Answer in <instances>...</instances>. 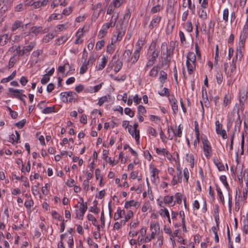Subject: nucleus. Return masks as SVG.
I'll return each mask as SVG.
<instances>
[{
  "label": "nucleus",
  "mask_w": 248,
  "mask_h": 248,
  "mask_svg": "<svg viewBox=\"0 0 248 248\" xmlns=\"http://www.w3.org/2000/svg\"><path fill=\"white\" fill-rule=\"evenodd\" d=\"M246 99L247 96L245 94H244L243 95H241L240 96L239 102L241 109H244V104Z\"/></svg>",
  "instance_id": "obj_36"
},
{
  "label": "nucleus",
  "mask_w": 248,
  "mask_h": 248,
  "mask_svg": "<svg viewBox=\"0 0 248 248\" xmlns=\"http://www.w3.org/2000/svg\"><path fill=\"white\" fill-rule=\"evenodd\" d=\"M247 36L246 35L241 34L240 36V41L239 47H241L242 48H244V45L246 42V40Z\"/></svg>",
  "instance_id": "obj_32"
},
{
  "label": "nucleus",
  "mask_w": 248,
  "mask_h": 248,
  "mask_svg": "<svg viewBox=\"0 0 248 248\" xmlns=\"http://www.w3.org/2000/svg\"><path fill=\"white\" fill-rule=\"evenodd\" d=\"M16 71H14L11 75H10L8 77L6 78H4L1 79V82L2 83H7L10 80H12L16 75Z\"/></svg>",
  "instance_id": "obj_22"
},
{
  "label": "nucleus",
  "mask_w": 248,
  "mask_h": 248,
  "mask_svg": "<svg viewBox=\"0 0 248 248\" xmlns=\"http://www.w3.org/2000/svg\"><path fill=\"white\" fill-rule=\"evenodd\" d=\"M26 122V120L25 119H23L21 121H20V122H19L18 123H16L15 124V125H16V126L18 127L19 128L21 129V128H23Z\"/></svg>",
  "instance_id": "obj_59"
},
{
  "label": "nucleus",
  "mask_w": 248,
  "mask_h": 248,
  "mask_svg": "<svg viewBox=\"0 0 248 248\" xmlns=\"http://www.w3.org/2000/svg\"><path fill=\"white\" fill-rule=\"evenodd\" d=\"M102 61L101 64H99L98 66L97 67V70H102L103 69L107 62H108V59L106 58L105 56H104L102 59Z\"/></svg>",
  "instance_id": "obj_24"
},
{
  "label": "nucleus",
  "mask_w": 248,
  "mask_h": 248,
  "mask_svg": "<svg viewBox=\"0 0 248 248\" xmlns=\"http://www.w3.org/2000/svg\"><path fill=\"white\" fill-rule=\"evenodd\" d=\"M35 46V43L34 42H31L30 44L27 46H25L23 47L22 49V54H26L28 53V54H29V52L31 51L32 49L34 48V46Z\"/></svg>",
  "instance_id": "obj_8"
},
{
  "label": "nucleus",
  "mask_w": 248,
  "mask_h": 248,
  "mask_svg": "<svg viewBox=\"0 0 248 248\" xmlns=\"http://www.w3.org/2000/svg\"><path fill=\"white\" fill-rule=\"evenodd\" d=\"M124 215H125L124 210H121L120 208L119 207L117 209V212L114 214V219L115 220H118L120 218L122 217V216Z\"/></svg>",
  "instance_id": "obj_15"
},
{
  "label": "nucleus",
  "mask_w": 248,
  "mask_h": 248,
  "mask_svg": "<svg viewBox=\"0 0 248 248\" xmlns=\"http://www.w3.org/2000/svg\"><path fill=\"white\" fill-rule=\"evenodd\" d=\"M138 113L140 114H143L145 113H146V110L145 109V108L144 106H143L142 105H140L138 107Z\"/></svg>",
  "instance_id": "obj_63"
},
{
  "label": "nucleus",
  "mask_w": 248,
  "mask_h": 248,
  "mask_svg": "<svg viewBox=\"0 0 248 248\" xmlns=\"http://www.w3.org/2000/svg\"><path fill=\"white\" fill-rule=\"evenodd\" d=\"M159 75L160 81L162 83H164L165 80L167 78V74L165 71L162 70L160 72Z\"/></svg>",
  "instance_id": "obj_31"
},
{
  "label": "nucleus",
  "mask_w": 248,
  "mask_h": 248,
  "mask_svg": "<svg viewBox=\"0 0 248 248\" xmlns=\"http://www.w3.org/2000/svg\"><path fill=\"white\" fill-rule=\"evenodd\" d=\"M68 39V37L67 36L63 35L62 36L58 38L57 40V44L58 45H60L61 44H62L64 43Z\"/></svg>",
  "instance_id": "obj_38"
},
{
  "label": "nucleus",
  "mask_w": 248,
  "mask_h": 248,
  "mask_svg": "<svg viewBox=\"0 0 248 248\" xmlns=\"http://www.w3.org/2000/svg\"><path fill=\"white\" fill-rule=\"evenodd\" d=\"M161 17L160 16H157L155 17V18H153L151 20V21L149 25V28L150 30H153L155 27H156L159 24V23L161 21Z\"/></svg>",
  "instance_id": "obj_5"
},
{
  "label": "nucleus",
  "mask_w": 248,
  "mask_h": 248,
  "mask_svg": "<svg viewBox=\"0 0 248 248\" xmlns=\"http://www.w3.org/2000/svg\"><path fill=\"white\" fill-rule=\"evenodd\" d=\"M231 102V96L229 95L226 94L224 98L223 105L226 107L230 104Z\"/></svg>",
  "instance_id": "obj_43"
},
{
  "label": "nucleus",
  "mask_w": 248,
  "mask_h": 248,
  "mask_svg": "<svg viewBox=\"0 0 248 248\" xmlns=\"http://www.w3.org/2000/svg\"><path fill=\"white\" fill-rule=\"evenodd\" d=\"M11 49H13L14 50L16 51V53L15 54H16V56L18 55L20 56H22L24 55V54H22V49H20V47L19 46H13L11 47Z\"/></svg>",
  "instance_id": "obj_35"
},
{
  "label": "nucleus",
  "mask_w": 248,
  "mask_h": 248,
  "mask_svg": "<svg viewBox=\"0 0 248 248\" xmlns=\"http://www.w3.org/2000/svg\"><path fill=\"white\" fill-rule=\"evenodd\" d=\"M132 54V52L129 49L125 50L123 54L122 60H126L127 62H130V56Z\"/></svg>",
  "instance_id": "obj_23"
},
{
  "label": "nucleus",
  "mask_w": 248,
  "mask_h": 248,
  "mask_svg": "<svg viewBox=\"0 0 248 248\" xmlns=\"http://www.w3.org/2000/svg\"><path fill=\"white\" fill-rule=\"evenodd\" d=\"M160 69L158 66H154L150 71L149 75L151 77H155L158 74V69Z\"/></svg>",
  "instance_id": "obj_27"
},
{
  "label": "nucleus",
  "mask_w": 248,
  "mask_h": 248,
  "mask_svg": "<svg viewBox=\"0 0 248 248\" xmlns=\"http://www.w3.org/2000/svg\"><path fill=\"white\" fill-rule=\"evenodd\" d=\"M215 186H216V190L217 191V194L219 197V199H220L222 203L223 204H224V196L223 195L222 192L220 187L217 184H216Z\"/></svg>",
  "instance_id": "obj_26"
},
{
  "label": "nucleus",
  "mask_w": 248,
  "mask_h": 248,
  "mask_svg": "<svg viewBox=\"0 0 248 248\" xmlns=\"http://www.w3.org/2000/svg\"><path fill=\"white\" fill-rule=\"evenodd\" d=\"M148 131L149 134H151L152 136H153L155 137L157 136V133L155 129H154V128H153L152 127H149L148 128Z\"/></svg>",
  "instance_id": "obj_61"
},
{
  "label": "nucleus",
  "mask_w": 248,
  "mask_h": 248,
  "mask_svg": "<svg viewBox=\"0 0 248 248\" xmlns=\"http://www.w3.org/2000/svg\"><path fill=\"white\" fill-rule=\"evenodd\" d=\"M162 9V8L161 7V6L159 4H158L152 8L151 12L152 14H155L159 12Z\"/></svg>",
  "instance_id": "obj_47"
},
{
  "label": "nucleus",
  "mask_w": 248,
  "mask_h": 248,
  "mask_svg": "<svg viewBox=\"0 0 248 248\" xmlns=\"http://www.w3.org/2000/svg\"><path fill=\"white\" fill-rule=\"evenodd\" d=\"M122 66H123L122 62V61L118 62L114 67V71L116 73L118 72L120 70V69L122 68Z\"/></svg>",
  "instance_id": "obj_54"
},
{
  "label": "nucleus",
  "mask_w": 248,
  "mask_h": 248,
  "mask_svg": "<svg viewBox=\"0 0 248 248\" xmlns=\"http://www.w3.org/2000/svg\"><path fill=\"white\" fill-rule=\"evenodd\" d=\"M186 65L187 68V71L189 74H191L194 70L195 69L196 64L192 63L191 62H186Z\"/></svg>",
  "instance_id": "obj_19"
},
{
  "label": "nucleus",
  "mask_w": 248,
  "mask_h": 248,
  "mask_svg": "<svg viewBox=\"0 0 248 248\" xmlns=\"http://www.w3.org/2000/svg\"><path fill=\"white\" fill-rule=\"evenodd\" d=\"M215 124L216 126V132L218 134L222 129V125L219 123V122L218 121H217L215 123Z\"/></svg>",
  "instance_id": "obj_57"
},
{
  "label": "nucleus",
  "mask_w": 248,
  "mask_h": 248,
  "mask_svg": "<svg viewBox=\"0 0 248 248\" xmlns=\"http://www.w3.org/2000/svg\"><path fill=\"white\" fill-rule=\"evenodd\" d=\"M54 36L52 33H48L46 35L43 39V41L45 43H48L50 40H51Z\"/></svg>",
  "instance_id": "obj_37"
},
{
  "label": "nucleus",
  "mask_w": 248,
  "mask_h": 248,
  "mask_svg": "<svg viewBox=\"0 0 248 248\" xmlns=\"http://www.w3.org/2000/svg\"><path fill=\"white\" fill-rule=\"evenodd\" d=\"M223 19L227 22L229 20V10L227 8L225 9L223 12Z\"/></svg>",
  "instance_id": "obj_42"
},
{
  "label": "nucleus",
  "mask_w": 248,
  "mask_h": 248,
  "mask_svg": "<svg viewBox=\"0 0 248 248\" xmlns=\"http://www.w3.org/2000/svg\"><path fill=\"white\" fill-rule=\"evenodd\" d=\"M16 56V54H14L13 56L10 58L8 64V69H10L14 66L16 62V60L15 59V57Z\"/></svg>",
  "instance_id": "obj_39"
},
{
  "label": "nucleus",
  "mask_w": 248,
  "mask_h": 248,
  "mask_svg": "<svg viewBox=\"0 0 248 248\" xmlns=\"http://www.w3.org/2000/svg\"><path fill=\"white\" fill-rule=\"evenodd\" d=\"M155 46H156V44H155V43L152 46V47H153V49L152 48H150L151 51H152V50H153V51L152 52H150V54L151 55V58L150 59L154 62L155 61L156 58L158 57V53H159L158 51H157L155 49Z\"/></svg>",
  "instance_id": "obj_6"
},
{
  "label": "nucleus",
  "mask_w": 248,
  "mask_h": 248,
  "mask_svg": "<svg viewBox=\"0 0 248 248\" xmlns=\"http://www.w3.org/2000/svg\"><path fill=\"white\" fill-rule=\"evenodd\" d=\"M203 149L205 153V155L207 158L209 157V154L211 151L212 148L211 145L207 139H204L202 141Z\"/></svg>",
  "instance_id": "obj_2"
},
{
  "label": "nucleus",
  "mask_w": 248,
  "mask_h": 248,
  "mask_svg": "<svg viewBox=\"0 0 248 248\" xmlns=\"http://www.w3.org/2000/svg\"><path fill=\"white\" fill-rule=\"evenodd\" d=\"M11 36L8 34H4L0 36V44L1 46H4L10 40Z\"/></svg>",
  "instance_id": "obj_11"
},
{
  "label": "nucleus",
  "mask_w": 248,
  "mask_h": 248,
  "mask_svg": "<svg viewBox=\"0 0 248 248\" xmlns=\"http://www.w3.org/2000/svg\"><path fill=\"white\" fill-rule=\"evenodd\" d=\"M173 42H171L170 43V48L167 51V58L170 57L172 56L173 54V51L174 47L173 46Z\"/></svg>",
  "instance_id": "obj_28"
},
{
  "label": "nucleus",
  "mask_w": 248,
  "mask_h": 248,
  "mask_svg": "<svg viewBox=\"0 0 248 248\" xmlns=\"http://www.w3.org/2000/svg\"><path fill=\"white\" fill-rule=\"evenodd\" d=\"M62 18V16L59 14H53L51 15L50 17H49V19L48 21H51L52 20H55V19H59Z\"/></svg>",
  "instance_id": "obj_46"
},
{
  "label": "nucleus",
  "mask_w": 248,
  "mask_h": 248,
  "mask_svg": "<svg viewBox=\"0 0 248 248\" xmlns=\"http://www.w3.org/2000/svg\"><path fill=\"white\" fill-rule=\"evenodd\" d=\"M33 203L34 202L33 200H30L29 201H26L24 203V205L27 208L30 209L31 206H33Z\"/></svg>",
  "instance_id": "obj_60"
},
{
  "label": "nucleus",
  "mask_w": 248,
  "mask_h": 248,
  "mask_svg": "<svg viewBox=\"0 0 248 248\" xmlns=\"http://www.w3.org/2000/svg\"><path fill=\"white\" fill-rule=\"evenodd\" d=\"M199 16L200 18L202 20H205L207 18V12L205 10V9H202V7H201Z\"/></svg>",
  "instance_id": "obj_33"
},
{
  "label": "nucleus",
  "mask_w": 248,
  "mask_h": 248,
  "mask_svg": "<svg viewBox=\"0 0 248 248\" xmlns=\"http://www.w3.org/2000/svg\"><path fill=\"white\" fill-rule=\"evenodd\" d=\"M182 195L180 193H176L175 195L176 202L178 204H181L182 203Z\"/></svg>",
  "instance_id": "obj_62"
},
{
  "label": "nucleus",
  "mask_w": 248,
  "mask_h": 248,
  "mask_svg": "<svg viewBox=\"0 0 248 248\" xmlns=\"http://www.w3.org/2000/svg\"><path fill=\"white\" fill-rule=\"evenodd\" d=\"M140 235L141 237L140 238V236H139L138 238V244L139 245H140L141 244V243L143 241H144V237L146 235V229L144 227L142 228L140 230Z\"/></svg>",
  "instance_id": "obj_14"
},
{
  "label": "nucleus",
  "mask_w": 248,
  "mask_h": 248,
  "mask_svg": "<svg viewBox=\"0 0 248 248\" xmlns=\"http://www.w3.org/2000/svg\"><path fill=\"white\" fill-rule=\"evenodd\" d=\"M244 49V48H242L241 47H239V48H237L236 49L235 56H236V59H238L239 62L241 61L242 58L243 57L242 50Z\"/></svg>",
  "instance_id": "obj_21"
},
{
  "label": "nucleus",
  "mask_w": 248,
  "mask_h": 248,
  "mask_svg": "<svg viewBox=\"0 0 248 248\" xmlns=\"http://www.w3.org/2000/svg\"><path fill=\"white\" fill-rule=\"evenodd\" d=\"M55 106L48 107L45 108L42 110V113L44 114H48V113L54 112H55Z\"/></svg>",
  "instance_id": "obj_29"
},
{
  "label": "nucleus",
  "mask_w": 248,
  "mask_h": 248,
  "mask_svg": "<svg viewBox=\"0 0 248 248\" xmlns=\"http://www.w3.org/2000/svg\"><path fill=\"white\" fill-rule=\"evenodd\" d=\"M119 17V14L117 13L116 15H115V14L113 15V16L111 17V18L110 20V22L112 24L113 27H114L116 22H117V20Z\"/></svg>",
  "instance_id": "obj_44"
},
{
  "label": "nucleus",
  "mask_w": 248,
  "mask_h": 248,
  "mask_svg": "<svg viewBox=\"0 0 248 248\" xmlns=\"http://www.w3.org/2000/svg\"><path fill=\"white\" fill-rule=\"evenodd\" d=\"M156 152L158 155L163 154L164 155H165L167 158L170 161L172 160V155L165 148L159 149L156 148Z\"/></svg>",
  "instance_id": "obj_4"
},
{
  "label": "nucleus",
  "mask_w": 248,
  "mask_h": 248,
  "mask_svg": "<svg viewBox=\"0 0 248 248\" xmlns=\"http://www.w3.org/2000/svg\"><path fill=\"white\" fill-rule=\"evenodd\" d=\"M124 113L127 115H129L130 117H133L135 114L134 112L133 111L131 108H125Z\"/></svg>",
  "instance_id": "obj_49"
},
{
  "label": "nucleus",
  "mask_w": 248,
  "mask_h": 248,
  "mask_svg": "<svg viewBox=\"0 0 248 248\" xmlns=\"http://www.w3.org/2000/svg\"><path fill=\"white\" fill-rule=\"evenodd\" d=\"M52 216L53 218L55 219H58L60 221L62 220V217L60 215H59L57 212L55 211H53L52 212Z\"/></svg>",
  "instance_id": "obj_51"
},
{
  "label": "nucleus",
  "mask_w": 248,
  "mask_h": 248,
  "mask_svg": "<svg viewBox=\"0 0 248 248\" xmlns=\"http://www.w3.org/2000/svg\"><path fill=\"white\" fill-rule=\"evenodd\" d=\"M105 45V41L102 40L96 43L95 48L97 50H100Z\"/></svg>",
  "instance_id": "obj_48"
},
{
  "label": "nucleus",
  "mask_w": 248,
  "mask_h": 248,
  "mask_svg": "<svg viewBox=\"0 0 248 248\" xmlns=\"http://www.w3.org/2000/svg\"><path fill=\"white\" fill-rule=\"evenodd\" d=\"M65 94L70 97L69 99V101L70 102H72L73 99H74V95H76V93L73 92H63L62 93L60 94L61 96H65Z\"/></svg>",
  "instance_id": "obj_20"
},
{
  "label": "nucleus",
  "mask_w": 248,
  "mask_h": 248,
  "mask_svg": "<svg viewBox=\"0 0 248 248\" xmlns=\"http://www.w3.org/2000/svg\"><path fill=\"white\" fill-rule=\"evenodd\" d=\"M133 216V213L131 210H129L127 212V215L125 217L124 220H121V225L124 226L129 219H130Z\"/></svg>",
  "instance_id": "obj_16"
},
{
  "label": "nucleus",
  "mask_w": 248,
  "mask_h": 248,
  "mask_svg": "<svg viewBox=\"0 0 248 248\" xmlns=\"http://www.w3.org/2000/svg\"><path fill=\"white\" fill-rule=\"evenodd\" d=\"M241 122H242V121L240 119L239 115H238V118L237 119V120L235 121V128H234V130L235 131L236 130L237 127H238V130H240L241 125Z\"/></svg>",
  "instance_id": "obj_56"
},
{
  "label": "nucleus",
  "mask_w": 248,
  "mask_h": 248,
  "mask_svg": "<svg viewBox=\"0 0 248 248\" xmlns=\"http://www.w3.org/2000/svg\"><path fill=\"white\" fill-rule=\"evenodd\" d=\"M13 3L12 0H0V6L3 5L1 8V12H5L8 8L11 7Z\"/></svg>",
  "instance_id": "obj_3"
},
{
  "label": "nucleus",
  "mask_w": 248,
  "mask_h": 248,
  "mask_svg": "<svg viewBox=\"0 0 248 248\" xmlns=\"http://www.w3.org/2000/svg\"><path fill=\"white\" fill-rule=\"evenodd\" d=\"M214 163L217 167L219 171H223L225 170V167L223 163L219 161L218 159H214Z\"/></svg>",
  "instance_id": "obj_17"
},
{
  "label": "nucleus",
  "mask_w": 248,
  "mask_h": 248,
  "mask_svg": "<svg viewBox=\"0 0 248 248\" xmlns=\"http://www.w3.org/2000/svg\"><path fill=\"white\" fill-rule=\"evenodd\" d=\"M140 204L138 202H135V201L132 200L129 201H126L125 202L124 207L126 209L129 208L131 206L134 207H139Z\"/></svg>",
  "instance_id": "obj_13"
},
{
  "label": "nucleus",
  "mask_w": 248,
  "mask_h": 248,
  "mask_svg": "<svg viewBox=\"0 0 248 248\" xmlns=\"http://www.w3.org/2000/svg\"><path fill=\"white\" fill-rule=\"evenodd\" d=\"M88 65L87 64L86 62L85 61L80 68L79 73L81 75L84 74L88 69Z\"/></svg>",
  "instance_id": "obj_40"
},
{
  "label": "nucleus",
  "mask_w": 248,
  "mask_h": 248,
  "mask_svg": "<svg viewBox=\"0 0 248 248\" xmlns=\"http://www.w3.org/2000/svg\"><path fill=\"white\" fill-rule=\"evenodd\" d=\"M9 91L12 93L11 94L12 97H16L17 98H19L21 96H25L26 97V95L24 94H23L24 91L23 90H18V89H15L12 88H9Z\"/></svg>",
  "instance_id": "obj_1"
},
{
  "label": "nucleus",
  "mask_w": 248,
  "mask_h": 248,
  "mask_svg": "<svg viewBox=\"0 0 248 248\" xmlns=\"http://www.w3.org/2000/svg\"><path fill=\"white\" fill-rule=\"evenodd\" d=\"M141 49V47H137V49L134 51V52L131 57V59L132 63H136L137 62V61L138 60V59L140 57V51Z\"/></svg>",
  "instance_id": "obj_7"
},
{
  "label": "nucleus",
  "mask_w": 248,
  "mask_h": 248,
  "mask_svg": "<svg viewBox=\"0 0 248 248\" xmlns=\"http://www.w3.org/2000/svg\"><path fill=\"white\" fill-rule=\"evenodd\" d=\"M217 81L218 84L220 85L222 82L223 76L221 73L218 72L216 75Z\"/></svg>",
  "instance_id": "obj_53"
},
{
  "label": "nucleus",
  "mask_w": 248,
  "mask_h": 248,
  "mask_svg": "<svg viewBox=\"0 0 248 248\" xmlns=\"http://www.w3.org/2000/svg\"><path fill=\"white\" fill-rule=\"evenodd\" d=\"M20 27H22V29H23L24 28V24L22 23V22L19 21V20H16L15 22V23H14V24L12 26V31H15L16 30H17V29L19 28Z\"/></svg>",
  "instance_id": "obj_18"
},
{
  "label": "nucleus",
  "mask_w": 248,
  "mask_h": 248,
  "mask_svg": "<svg viewBox=\"0 0 248 248\" xmlns=\"http://www.w3.org/2000/svg\"><path fill=\"white\" fill-rule=\"evenodd\" d=\"M173 200V196H165L164 198V202L166 204L171 203Z\"/></svg>",
  "instance_id": "obj_50"
},
{
  "label": "nucleus",
  "mask_w": 248,
  "mask_h": 248,
  "mask_svg": "<svg viewBox=\"0 0 248 248\" xmlns=\"http://www.w3.org/2000/svg\"><path fill=\"white\" fill-rule=\"evenodd\" d=\"M187 60L186 62H191L192 63H196V55L194 54V52H190L187 54Z\"/></svg>",
  "instance_id": "obj_12"
},
{
  "label": "nucleus",
  "mask_w": 248,
  "mask_h": 248,
  "mask_svg": "<svg viewBox=\"0 0 248 248\" xmlns=\"http://www.w3.org/2000/svg\"><path fill=\"white\" fill-rule=\"evenodd\" d=\"M49 79L50 78L48 75L45 74L41 79V82L42 84H46L49 81Z\"/></svg>",
  "instance_id": "obj_58"
},
{
  "label": "nucleus",
  "mask_w": 248,
  "mask_h": 248,
  "mask_svg": "<svg viewBox=\"0 0 248 248\" xmlns=\"http://www.w3.org/2000/svg\"><path fill=\"white\" fill-rule=\"evenodd\" d=\"M113 40H112V42L110 44H109L107 46V52L109 54H111L113 53V52L114 50V48L113 46Z\"/></svg>",
  "instance_id": "obj_55"
},
{
  "label": "nucleus",
  "mask_w": 248,
  "mask_h": 248,
  "mask_svg": "<svg viewBox=\"0 0 248 248\" xmlns=\"http://www.w3.org/2000/svg\"><path fill=\"white\" fill-rule=\"evenodd\" d=\"M42 29V27L41 26H34L31 28V32L36 35L41 31Z\"/></svg>",
  "instance_id": "obj_41"
},
{
  "label": "nucleus",
  "mask_w": 248,
  "mask_h": 248,
  "mask_svg": "<svg viewBox=\"0 0 248 248\" xmlns=\"http://www.w3.org/2000/svg\"><path fill=\"white\" fill-rule=\"evenodd\" d=\"M108 100V97L107 96H104L102 97H101L99 100V101L98 102V104L101 106H102L105 102H106V101H107Z\"/></svg>",
  "instance_id": "obj_64"
},
{
  "label": "nucleus",
  "mask_w": 248,
  "mask_h": 248,
  "mask_svg": "<svg viewBox=\"0 0 248 248\" xmlns=\"http://www.w3.org/2000/svg\"><path fill=\"white\" fill-rule=\"evenodd\" d=\"M220 180L223 183L224 186H225V187L227 188L228 192H229L230 191V188L228 183H227V181L226 180V177L225 175H221L220 177Z\"/></svg>",
  "instance_id": "obj_30"
},
{
  "label": "nucleus",
  "mask_w": 248,
  "mask_h": 248,
  "mask_svg": "<svg viewBox=\"0 0 248 248\" xmlns=\"http://www.w3.org/2000/svg\"><path fill=\"white\" fill-rule=\"evenodd\" d=\"M160 211L161 213H160V215L162 217H166L168 218V221L170 223V216L169 212L167 209L164 208V209H161L160 210Z\"/></svg>",
  "instance_id": "obj_25"
},
{
  "label": "nucleus",
  "mask_w": 248,
  "mask_h": 248,
  "mask_svg": "<svg viewBox=\"0 0 248 248\" xmlns=\"http://www.w3.org/2000/svg\"><path fill=\"white\" fill-rule=\"evenodd\" d=\"M159 94L161 96H164V95H166L167 96H170L169 90L166 88H164L162 90V91L160 93H159Z\"/></svg>",
  "instance_id": "obj_52"
},
{
  "label": "nucleus",
  "mask_w": 248,
  "mask_h": 248,
  "mask_svg": "<svg viewBox=\"0 0 248 248\" xmlns=\"http://www.w3.org/2000/svg\"><path fill=\"white\" fill-rule=\"evenodd\" d=\"M95 61V58L94 54H92L90 56V58L89 59V60L87 62H86L87 64L89 66H91L93 63Z\"/></svg>",
  "instance_id": "obj_45"
},
{
  "label": "nucleus",
  "mask_w": 248,
  "mask_h": 248,
  "mask_svg": "<svg viewBox=\"0 0 248 248\" xmlns=\"http://www.w3.org/2000/svg\"><path fill=\"white\" fill-rule=\"evenodd\" d=\"M125 30H126L125 28H123V27H121V28H120V29H116V32L117 33V38H116L117 41H119L122 39L123 36L125 34Z\"/></svg>",
  "instance_id": "obj_9"
},
{
  "label": "nucleus",
  "mask_w": 248,
  "mask_h": 248,
  "mask_svg": "<svg viewBox=\"0 0 248 248\" xmlns=\"http://www.w3.org/2000/svg\"><path fill=\"white\" fill-rule=\"evenodd\" d=\"M87 208L88 206L87 202L80 204L79 211L80 213H81V216H84L85 212L87 210Z\"/></svg>",
  "instance_id": "obj_34"
},
{
  "label": "nucleus",
  "mask_w": 248,
  "mask_h": 248,
  "mask_svg": "<svg viewBox=\"0 0 248 248\" xmlns=\"http://www.w3.org/2000/svg\"><path fill=\"white\" fill-rule=\"evenodd\" d=\"M169 101L171 103L172 109L173 110V113L174 114H176L178 110V105L177 104V100L173 97L172 98H169Z\"/></svg>",
  "instance_id": "obj_10"
}]
</instances>
